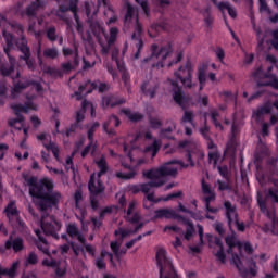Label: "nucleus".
I'll return each instance as SVG.
<instances>
[{"label": "nucleus", "mask_w": 278, "mask_h": 278, "mask_svg": "<svg viewBox=\"0 0 278 278\" xmlns=\"http://www.w3.org/2000/svg\"><path fill=\"white\" fill-rule=\"evenodd\" d=\"M118 38V28L117 27H111L110 28V36L108 39L109 47H112L114 42H116V39Z\"/></svg>", "instance_id": "nucleus-47"}, {"label": "nucleus", "mask_w": 278, "mask_h": 278, "mask_svg": "<svg viewBox=\"0 0 278 278\" xmlns=\"http://www.w3.org/2000/svg\"><path fill=\"white\" fill-rule=\"evenodd\" d=\"M5 249L8 250L13 249L14 253H20V251H23V249H25V245L23 243V238L17 237L13 240H8L5 242Z\"/></svg>", "instance_id": "nucleus-24"}, {"label": "nucleus", "mask_w": 278, "mask_h": 278, "mask_svg": "<svg viewBox=\"0 0 278 278\" xmlns=\"http://www.w3.org/2000/svg\"><path fill=\"white\" fill-rule=\"evenodd\" d=\"M138 5L142 9L146 16H150L151 14V8H149V1L148 0H135Z\"/></svg>", "instance_id": "nucleus-50"}, {"label": "nucleus", "mask_w": 278, "mask_h": 278, "mask_svg": "<svg viewBox=\"0 0 278 278\" xmlns=\"http://www.w3.org/2000/svg\"><path fill=\"white\" fill-rule=\"evenodd\" d=\"M46 36L50 42H55L58 40V28L50 26L46 31Z\"/></svg>", "instance_id": "nucleus-43"}, {"label": "nucleus", "mask_w": 278, "mask_h": 278, "mask_svg": "<svg viewBox=\"0 0 278 278\" xmlns=\"http://www.w3.org/2000/svg\"><path fill=\"white\" fill-rule=\"evenodd\" d=\"M103 257H105V252H102L101 257L96 261V266L99 270H105V268H108V264H105Z\"/></svg>", "instance_id": "nucleus-54"}, {"label": "nucleus", "mask_w": 278, "mask_h": 278, "mask_svg": "<svg viewBox=\"0 0 278 278\" xmlns=\"http://www.w3.org/2000/svg\"><path fill=\"white\" fill-rule=\"evenodd\" d=\"M218 116H220L218 111L214 110V111L211 112L212 123L215 125V127H220V129H223V125L218 122Z\"/></svg>", "instance_id": "nucleus-55"}, {"label": "nucleus", "mask_w": 278, "mask_h": 278, "mask_svg": "<svg viewBox=\"0 0 278 278\" xmlns=\"http://www.w3.org/2000/svg\"><path fill=\"white\" fill-rule=\"evenodd\" d=\"M264 86H270L271 88H274V90H278L277 76H271V79L267 84H264Z\"/></svg>", "instance_id": "nucleus-64"}, {"label": "nucleus", "mask_w": 278, "mask_h": 278, "mask_svg": "<svg viewBox=\"0 0 278 278\" xmlns=\"http://www.w3.org/2000/svg\"><path fill=\"white\" fill-rule=\"evenodd\" d=\"M26 262L27 264H30V266H36V264H38V255L35 254V252H30Z\"/></svg>", "instance_id": "nucleus-62"}, {"label": "nucleus", "mask_w": 278, "mask_h": 278, "mask_svg": "<svg viewBox=\"0 0 278 278\" xmlns=\"http://www.w3.org/2000/svg\"><path fill=\"white\" fill-rule=\"evenodd\" d=\"M60 55V52L58 51V48H46L43 50V58H47L48 60H56V58Z\"/></svg>", "instance_id": "nucleus-40"}, {"label": "nucleus", "mask_w": 278, "mask_h": 278, "mask_svg": "<svg viewBox=\"0 0 278 278\" xmlns=\"http://www.w3.org/2000/svg\"><path fill=\"white\" fill-rule=\"evenodd\" d=\"M11 110H13L16 118H13L9 122L10 127H15V129H23L25 125V116L24 114H27L29 110H37V106L34 102H27L26 105H23L21 103L11 105Z\"/></svg>", "instance_id": "nucleus-8"}, {"label": "nucleus", "mask_w": 278, "mask_h": 278, "mask_svg": "<svg viewBox=\"0 0 278 278\" xmlns=\"http://www.w3.org/2000/svg\"><path fill=\"white\" fill-rule=\"evenodd\" d=\"M3 38L5 39L7 47L3 48V51L9 58L10 66H4L3 64L1 65V76L2 77H11L13 81H15L16 78H14V64H16V59L14 56L10 55V51L14 49V45L22 53L20 55V60L25 62L28 71H36V59L31 58V48H29V43L27 41V38L22 37V38H14L12 34L8 31L2 33Z\"/></svg>", "instance_id": "nucleus-2"}, {"label": "nucleus", "mask_w": 278, "mask_h": 278, "mask_svg": "<svg viewBox=\"0 0 278 278\" xmlns=\"http://www.w3.org/2000/svg\"><path fill=\"white\" fill-rule=\"evenodd\" d=\"M125 103H127V100L116 93H109L102 97L103 110H108V108H117V105H125Z\"/></svg>", "instance_id": "nucleus-16"}, {"label": "nucleus", "mask_w": 278, "mask_h": 278, "mask_svg": "<svg viewBox=\"0 0 278 278\" xmlns=\"http://www.w3.org/2000/svg\"><path fill=\"white\" fill-rule=\"evenodd\" d=\"M165 128H161L159 136L162 140H175V131H177V124L173 119H167Z\"/></svg>", "instance_id": "nucleus-17"}, {"label": "nucleus", "mask_w": 278, "mask_h": 278, "mask_svg": "<svg viewBox=\"0 0 278 278\" xmlns=\"http://www.w3.org/2000/svg\"><path fill=\"white\" fill-rule=\"evenodd\" d=\"M225 242L228 247L227 254L231 255L230 264L236 266L237 270L239 271L240 276L243 278L249 277H257V263L253 260L249 261V268L244 267L242 264V260L238 253H233V249L238 248L239 253H242V243L236 239V232L231 236H227L225 238Z\"/></svg>", "instance_id": "nucleus-4"}, {"label": "nucleus", "mask_w": 278, "mask_h": 278, "mask_svg": "<svg viewBox=\"0 0 278 278\" xmlns=\"http://www.w3.org/2000/svg\"><path fill=\"white\" fill-rule=\"evenodd\" d=\"M177 212L173 208H159L154 211V216L152 220H160L166 218L167 220L175 219Z\"/></svg>", "instance_id": "nucleus-21"}, {"label": "nucleus", "mask_w": 278, "mask_h": 278, "mask_svg": "<svg viewBox=\"0 0 278 278\" xmlns=\"http://www.w3.org/2000/svg\"><path fill=\"white\" fill-rule=\"evenodd\" d=\"M93 90H98L100 94H103V92H108L110 90V87L105 83H101V80H87L84 85H80L78 87V90L75 91V97L77 101H81L84 99V92L86 94H92Z\"/></svg>", "instance_id": "nucleus-10"}, {"label": "nucleus", "mask_w": 278, "mask_h": 278, "mask_svg": "<svg viewBox=\"0 0 278 278\" xmlns=\"http://www.w3.org/2000/svg\"><path fill=\"white\" fill-rule=\"evenodd\" d=\"M173 164H178V166H180L182 168H188L190 166V165L184 163V161H179V160L168 161L167 163H165L162 166H167V168H172L173 170H176V175H167L166 177H177L178 169H177V167H172Z\"/></svg>", "instance_id": "nucleus-34"}, {"label": "nucleus", "mask_w": 278, "mask_h": 278, "mask_svg": "<svg viewBox=\"0 0 278 278\" xmlns=\"http://www.w3.org/2000/svg\"><path fill=\"white\" fill-rule=\"evenodd\" d=\"M88 23L93 36H96V38H99V36H101V33L103 31L101 24H99L98 22H92V20L88 21Z\"/></svg>", "instance_id": "nucleus-41"}, {"label": "nucleus", "mask_w": 278, "mask_h": 278, "mask_svg": "<svg viewBox=\"0 0 278 278\" xmlns=\"http://www.w3.org/2000/svg\"><path fill=\"white\" fill-rule=\"evenodd\" d=\"M202 15L204 16V23L206 27L210 29L214 23V16H212V9L210 7L205 8L202 11Z\"/></svg>", "instance_id": "nucleus-37"}, {"label": "nucleus", "mask_w": 278, "mask_h": 278, "mask_svg": "<svg viewBox=\"0 0 278 278\" xmlns=\"http://www.w3.org/2000/svg\"><path fill=\"white\" fill-rule=\"evenodd\" d=\"M77 129H83V127H81V124H78L77 122H75L74 124H71V126L66 129L65 136L67 138H71V134H75Z\"/></svg>", "instance_id": "nucleus-52"}, {"label": "nucleus", "mask_w": 278, "mask_h": 278, "mask_svg": "<svg viewBox=\"0 0 278 278\" xmlns=\"http://www.w3.org/2000/svg\"><path fill=\"white\" fill-rule=\"evenodd\" d=\"M201 186H202V193L205 195L203 199L204 205H205V211L211 214H217L218 208L212 207L210 205V203H212V201H216V192H214V190H212V187H210V184L205 182V179H202Z\"/></svg>", "instance_id": "nucleus-13"}, {"label": "nucleus", "mask_w": 278, "mask_h": 278, "mask_svg": "<svg viewBox=\"0 0 278 278\" xmlns=\"http://www.w3.org/2000/svg\"><path fill=\"white\" fill-rule=\"evenodd\" d=\"M85 12L88 21H92L94 16H97V13L99 10L94 7L93 3L85 2Z\"/></svg>", "instance_id": "nucleus-35"}, {"label": "nucleus", "mask_w": 278, "mask_h": 278, "mask_svg": "<svg viewBox=\"0 0 278 278\" xmlns=\"http://www.w3.org/2000/svg\"><path fill=\"white\" fill-rule=\"evenodd\" d=\"M47 151H51L53 157L56 162H60V148L55 144V142L50 141L49 143H42Z\"/></svg>", "instance_id": "nucleus-33"}, {"label": "nucleus", "mask_w": 278, "mask_h": 278, "mask_svg": "<svg viewBox=\"0 0 278 278\" xmlns=\"http://www.w3.org/2000/svg\"><path fill=\"white\" fill-rule=\"evenodd\" d=\"M96 166H98L99 172L97 174V177L94 176V174L90 175L88 190L90 194L99 197V194H103L105 192V185H103V180H101V177H103V175H108V170H110V167L108 166V161L105 160V155H101V157L96 161Z\"/></svg>", "instance_id": "nucleus-5"}, {"label": "nucleus", "mask_w": 278, "mask_h": 278, "mask_svg": "<svg viewBox=\"0 0 278 278\" xmlns=\"http://www.w3.org/2000/svg\"><path fill=\"white\" fill-rule=\"evenodd\" d=\"M142 34H144V29L142 28V24H140V22L137 20L131 35L132 45L137 49L132 60H140V53H142V49H144V40H142Z\"/></svg>", "instance_id": "nucleus-11"}, {"label": "nucleus", "mask_w": 278, "mask_h": 278, "mask_svg": "<svg viewBox=\"0 0 278 278\" xmlns=\"http://www.w3.org/2000/svg\"><path fill=\"white\" fill-rule=\"evenodd\" d=\"M114 236H119V240H125V238H129V236H131V230H127L119 227L114 231Z\"/></svg>", "instance_id": "nucleus-49"}, {"label": "nucleus", "mask_w": 278, "mask_h": 278, "mask_svg": "<svg viewBox=\"0 0 278 278\" xmlns=\"http://www.w3.org/2000/svg\"><path fill=\"white\" fill-rule=\"evenodd\" d=\"M4 214L13 225H16L17 227H25V223L21 220V213L14 202H9L4 208Z\"/></svg>", "instance_id": "nucleus-14"}, {"label": "nucleus", "mask_w": 278, "mask_h": 278, "mask_svg": "<svg viewBox=\"0 0 278 278\" xmlns=\"http://www.w3.org/2000/svg\"><path fill=\"white\" fill-rule=\"evenodd\" d=\"M141 92L146 94V97H150V99H155V94H157V85H150L148 81H144L141 85Z\"/></svg>", "instance_id": "nucleus-26"}, {"label": "nucleus", "mask_w": 278, "mask_h": 278, "mask_svg": "<svg viewBox=\"0 0 278 278\" xmlns=\"http://www.w3.org/2000/svg\"><path fill=\"white\" fill-rule=\"evenodd\" d=\"M181 123H189L194 127V113L192 111H185L181 117Z\"/></svg>", "instance_id": "nucleus-45"}, {"label": "nucleus", "mask_w": 278, "mask_h": 278, "mask_svg": "<svg viewBox=\"0 0 278 278\" xmlns=\"http://www.w3.org/2000/svg\"><path fill=\"white\" fill-rule=\"evenodd\" d=\"M110 125H114V127L121 126V119L116 115H111L106 122L103 124V131L108 134V136H116V130L114 128H110Z\"/></svg>", "instance_id": "nucleus-22"}, {"label": "nucleus", "mask_w": 278, "mask_h": 278, "mask_svg": "<svg viewBox=\"0 0 278 278\" xmlns=\"http://www.w3.org/2000/svg\"><path fill=\"white\" fill-rule=\"evenodd\" d=\"M66 12H72L75 16V14H77V12H79V9L77 8V3L74 0H70L68 5L66 7V4H61L56 11V16L58 18H60L61 21H66V16L64 14H66Z\"/></svg>", "instance_id": "nucleus-18"}, {"label": "nucleus", "mask_w": 278, "mask_h": 278, "mask_svg": "<svg viewBox=\"0 0 278 278\" xmlns=\"http://www.w3.org/2000/svg\"><path fill=\"white\" fill-rule=\"evenodd\" d=\"M90 108V102L88 100H84L81 102V110L76 112V122L78 125H81L84 121L86 119V111Z\"/></svg>", "instance_id": "nucleus-30"}, {"label": "nucleus", "mask_w": 278, "mask_h": 278, "mask_svg": "<svg viewBox=\"0 0 278 278\" xmlns=\"http://www.w3.org/2000/svg\"><path fill=\"white\" fill-rule=\"evenodd\" d=\"M17 269H18V263H13L9 269L8 268H2L1 269V276L2 277L14 278V277H16V270Z\"/></svg>", "instance_id": "nucleus-36"}, {"label": "nucleus", "mask_w": 278, "mask_h": 278, "mask_svg": "<svg viewBox=\"0 0 278 278\" xmlns=\"http://www.w3.org/2000/svg\"><path fill=\"white\" fill-rule=\"evenodd\" d=\"M66 233L70 238H75L76 236H79V229L75 224H68L66 226Z\"/></svg>", "instance_id": "nucleus-48"}, {"label": "nucleus", "mask_w": 278, "mask_h": 278, "mask_svg": "<svg viewBox=\"0 0 278 278\" xmlns=\"http://www.w3.org/2000/svg\"><path fill=\"white\" fill-rule=\"evenodd\" d=\"M217 170L223 179H229V167L227 165L217 166Z\"/></svg>", "instance_id": "nucleus-58"}, {"label": "nucleus", "mask_w": 278, "mask_h": 278, "mask_svg": "<svg viewBox=\"0 0 278 278\" xmlns=\"http://www.w3.org/2000/svg\"><path fill=\"white\" fill-rule=\"evenodd\" d=\"M123 168H125L128 172H116V177L117 179H134L136 177V172L134 170V168H131V165H125L122 164Z\"/></svg>", "instance_id": "nucleus-27"}, {"label": "nucleus", "mask_w": 278, "mask_h": 278, "mask_svg": "<svg viewBox=\"0 0 278 278\" xmlns=\"http://www.w3.org/2000/svg\"><path fill=\"white\" fill-rule=\"evenodd\" d=\"M218 160H220V153L208 152V162L210 164H212L213 162V168H216V166H218Z\"/></svg>", "instance_id": "nucleus-51"}, {"label": "nucleus", "mask_w": 278, "mask_h": 278, "mask_svg": "<svg viewBox=\"0 0 278 278\" xmlns=\"http://www.w3.org/2000/svg\"><path fill=\"white\" fill-rule=\"evenodd\" d=\"M215 257L220 262V264H227V254H225V249L218 250L215 253Z\"/></svg>", "instance_id": "nucleus-56"}, {"label": "nucleus", "mask_w": 278, "mask_h": 278, "mask_svg": "<svg viewBox=\"0 0 278 278\" xmlns=\"http://www.w3.org/2000/svg\"><path fill=\"white\" fill-rule=\"evenodd\" d=\"M257 205L262 212V214H265L269 220H271L273 225H278V219L275 216V213L268 210V206H266V200H264L262 197H257Z\"/></svg>", "instance_id": "nucleus-20"}, {"label": "nucleus", "mask_w": 278, "mask_h": 278, "mask_svg": "<svg viewBox=\"0 0 278 278\" xmlns=\"http://www.w3.org/2000/svg\"><path fill=\"white\" fill-rule=\"evenodd\" d=\"M185 88H192V63L188 61L174 73Z\"/></svg>", "instance_id": "nucleus-12"}, {"label": "nucleus", "mask_w": 278, "mask_h": 278, "mask_svg": "<svg viewBox=\"0 0 278 278\" xmlns=\"http://www.w3.org/2000/svg\"><path fill=\"white\" fill-rule=\"evenodd\" d=\"M99 127H101V124L99 122H94L88 129L87 138L89 142H94V132L97 131V129H99Z\"/></svg>", "instance_id": "nucleus-44"}, {"label": "nucleus", "mask_w": 278, "mask_h": 278, "mask_svg": "<svg viewBox=\"0 0 278 278\" xmlns=\"http://www.w3.org/2000/svg\"><path fill=\"white\" fill-rule=\"evenodd\" d=\"M134 210H136V201H131L128 205V210L126 212V216H125V220L127 223H130V225L140 223V220H142V216L138 213L135 212Z\"/></svg>", "instance_id": "nucleus-19"}, {"label": "nucleus", "mask_w": 278, "mask_h": 278, "mask_svg": "<svg viewBox=\"0 0 278 278\" xmlns=\"http://www.w3.org/2000/svg\"><path fill=\"white\" fill-rule=\"evenodd\" d=\"M26 88H29V80L14 83L12 94H21L23 90H26Z\"/></svg>", "instance_id": "nucleus-38"}, {"label": "nucleus", "mask_w": 278, "mask_h": 278, "mask_svg": "<svg viewBox=\"0 0 278 278\" xmlns=\"http://www.w3.org/2000/svg\"><path fill=\"white\" fill-rule=\"evenodd\" d=\"M160 149H162V141L154 139L150 146L146 147V152L152 153V157H155L160 152Z\"/></svg>", "instance_id": "nucleus-32"}, {"label": "nucleus", "mask_w": 278, "mask_h": 278, "mask_svg": "<svg viewBox=\"0 0 278 278\" xmlns=\"http://www.w3.org/2000/svg\"><path fill=\"white\" fill-rule=\"evenodd\" d=\"M134 12H136L134 7L129 3H127V11H126V14H125V21H131L134 18Z\"/></svg>", "instance_id": "nucleus-63"}, {"label": "nucleus", "mask_w": 278, "mask_h": 278, "mask_svg": "<svg viewBox=\"0 0 278 278\" xmlns=\"http://www.w3.org/2000/svg\"><path fill=\"white\" fill-rule=\"evenodd\" d=\"M122 114H125L130 123H140L144 118L142 113H132L129 109H122Z\"/></svg>", "instance_id": "nucleus-31"}, {"label": "nucleus", "mask_w": 278, "mask_h": 278, "mask_svg": "<svg viewBox=\"0 0 278 278\" xmlns=\"http://www.w3.org/2000/svg\"><path fill=\"white\" fill-rule=\"evenodd\" d=\"M35 233L39 240V242L36 243L37 249H39V251H42L45 255H49V248H47V244H48L47 239L42 237V232L39 229L35 230Z\"/></svg>", "instance_id": "nucleus-28"}, {"label": "nucleus", "mask_w": 278, "mask_h": 278, "mask_svg": "<svg viewBox=\"0 0 278 278\" xmlns=\"http://www.w3.org/2000/svg\"><path fill=\"white\" fill-rule=\"evenodd\" d=\"M148 121H149V125H150L151 129H162V125H164L162 119H160L157 117L149 116Z\"/></svg>", "instance_id": "nucleus-46"}, {"label": "nucleus", "mask_w": 278, "mask_h": 278, "mask_svg": "<svg viewBox=\"0 0 278 278\" xmlns=\"http://www.w3.org/2000/svg\"><path fill=\"white\" fill-rule=\"evenodd\" d=\"M224 207H225V217L228 223L229 231H231V233H236V231H233V225H236L237 231L244 233V231H247V226L244 225V222H240L239 215H238V208L236 207V205H233L231 201H225Z\"/></svg>", "instance_id": "nucleus-7"}, {"label": "nucleus", "mask_w": 278, "mask_h": 278, "mask_svg": "<svg viewBox=\"0 0 278 278\" xmlns=\"http://www.w3.org/2000/svg\"><path fill=\"white\" fill-rule=\"evenodd\" d=\"M205 71H206L205 67H200V68L198 70V79H199V84H200L201 86H205V81H206Z\"/></svg>", "instance_id": "nucleus-57"}, {"label": "nucleus", "mask_w": 278, "mask_h": 278, "mask_svg": "<svg viewBox=\"0 0 278 278\" xmlns=\"http://www.w3.org/2000/svg\"><path fill=\"white\" fill-rule=\"evenodd\" d=\"M160 278H179V274L173 266V261L168 258V253L164 249H159L155 254Z\"/></svg>", "instance_id": "nucleus-6"}, {"label": "nucleus", "mask_w": 278, "mask_h": 278, "mask_svg": "<svg viewBox=\"0 0 278 278\" xmlns=\"http://www.w3.org/2000/svg\"><path fill=\"white\" fill-rule=\"evenodd\" d=\"M45 8V1L43 0H35L26 8V16L31 18V16H36L37 10H42Z\"/></svg>", "instance_id": "nucleus-25"}, {"label": "nucleus", "mask_w": 278, "mask_h": 278, "mask_svg": "<svg viewBox=\"0 0 278 278\" xmlns=\"http://www.w3.org/2000/svg\"><path fill=\"white\" fill-rule=\"evenodd\" d=\"M29 186V194L33 199H39V207L41 212H48L52 207L60 205L62 193L53 191L55 182L49 178H41L39 181L36 177L25 178Z\"/></svg>", "instance_id": "nucleus-3"}, {"label": "nucleus", "mask_w": 278, "mask_h": 278, "mask_svg": "<svg viewBox=\"0 0 278 278\" xmlns=\"http://www.w3.org/2000/svg\"><path fill=\"white\" fill-rule=\"evenodd\" d=\"M174 220H178L179 223H182V225H187V227H190V226L194 225V224H192V222H190V219H188L185 216L179 215L177 213L174 217Z\"/></svg>", "instance_id": "nucleus-60"}, {"label": "nucleus", "mask_w": 278, "mask_h": 278, "mask_svg": "<svg viewBox=\"0 0 278 278\" xmlns=\"http://www.w3.org/2000/svg\"><path fill=\"white\" fill-rule=\"evenodd\" d=\"M11 29L17 34V36H20L18 38H25V35H23L25 33V28L23 27V25L18 22H12L11 23Z\"/></svg>", "instance_id": "nucleus-42"}, {"label": "nucleus", "mask_w": 278, "mask_h": 278, "mask_svg": "<svg viewBox=\"0 0 278 278\" xmlns=\"http://www.w3.org/2000/svg\"><path fill=\"white\" fill-rule=\"evenodd\" d=\"M151 51H152L151 56L143 59L142 63L147 64L151 62V60L153 59L161 60L156 63V68H164V66H166V58H168V55L173 53V48L170 47V45L160 48L157 47V43H153L151 46Z\"/></svg>", "instance_id": "nucleus-9"}, {"label": "nucleus", "mask_w": 278, "mask_h": 278, "mask_svg": "<svg viewBox=\"0 0 278 278\" xmlns=\"http://www.w3.org/2000/svg\"><path fill=\"white\" fill-rule=\"evenodd\" d=\"M178 210L179 212H184V214H189V216L191 218H193V220H203V215L201 214V211L194 212L191 211L189 208H187L186 206H184V204L181 202L178 203Z\"/></svg>", "instance_id": "nucleus-29"}, {"label": "nucleus", "mask_w": 278, "mask_h": 278, "mask_svg": "<svg viewBox=\"0 0 278 278\" xmlns=\"http://www.w3.org/2000/svg\"><path fill=\"white\" fill-rule=\"evenodd\" d=\"M41 229L45 236H51L54 240H60V235L58 231L62 229V223L53 219L52 222H41Z\"/></svg>", "instance_id": "nucleus-15"}, {"label": "nucleus", "mask_w": 278, "mask_h": 278, "mask_svg": "<svg viewBox=\"0 0 278 278\" xmlns=\"http://www.w3.org/2000/svg\"><path fill=\"white\" fill-rule=\"evenodd\" d=\"M74 20H75V23H76V31L77 34H84V23H81V21L79 20V15L76 13L74 15Z\"/></svg>", "instance_id": "nucleus-59"}, {"label": "nucleus", "mask_w": 278, "mask_h": 278, "mask_svg": "<svg viewBox=\"0 0 278 278\" xmlns=\"http://www.w3.org/2000/svg\"><path fill=\"white\" fill-rule=\"evenodd\" d=\"M94 151V141H89V143L84 148V150L81 151V157H87L88 153H90V151Z\"/></svg>", "instance_id": "nucleus-61"}, {"label": "nucleus", "mask_w": 278, "mask_h": 278, "mask_svg": "<svg viewBox=\"0 0 278 278\" xmlns=\"http://www.w3.org/2000/svg\"><path fill=\"white\" fill-rule=\"evenodd\" d=\"M173 99L179 108H182V110H186V106L188 105V98H186V94L184 91L177 87V89L173 93Z\"/></svg>", "instance_id": "nucleus-23"}, {"label": "nucleus", "mask_w": 278, "mask_h": 278, "mask_svg": "<svg viewBox=\"0 0 278 278\" xmlns=\"http://www.w3.org/2000/svg\"><path fill=\"white\" fill-rule=\"evenodd\" d=\"M176 169L168 168V166H161L156 169H149L143 172V177H146V179H151V181L140 185V190L144 194V210H151L153 205L161 203V201H173V199H179V197H182L184 192L181 191L169 193L165 198H155V192H151V188H162V186L166 184V180H164L162 177H166L167 175H176Z\"/></svg>", "instance_id": "nucleus-1"}, {"label": "nucleus", "mask_w": 278, "mask_h": 278, "mask_svg": "<svg viewBox=\"0 0 278 278\" xmlns=\"http://www.w3.org/2000/svg\"><path fill=\"white\" fill-rule=\"evenodd\" d=\"M131 151H134V147H131V144L124 142L123 143V152L125 153V155L128 157V160H134V155L131 154Z\"/></svg>", "instance_id": "nucleus-53"}, {"label": "nucleus", "mask_w": 278, "mask_h": 278, "mask_svg": "<svg viewBox=\"0 0 278 278\" xmlns=\"http://www.w3.org/2000/svg\"><path fill=\"white\" fill-rule=\"evenodd\" d=\"M271 112H273V104H270V102H267L263 106L256 110L255 116L256 118H262L264 114H270Z\"/></svg>", "instance_id": "nucleus-39"}]
</instances>
